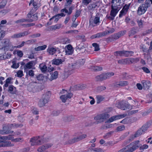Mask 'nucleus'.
Instances as JSON below:
<instances>
[{"instance_id": "1", "label": "nucleus", "mask_w": 152, "mask_h": 152, "mask_svg": "<svg viewBox=\"0 0 152 152\" xmlns=\"http://www.w3.org/2000/svg\"><path fill=\"white\" fill-rule=\"evenodd\" d=\"M85 62V60L84 59H80L78 60L74 64H69L68 67V70H65L66 74H68L69 75L71 74L73 72V69H74L78 68L80 66L83 65Z\"/></svg>"}, {"instance_id": "2", "label": "nucleus", "mask_w": 152, "mask_h": 152, "mask_svg": "<svg viewBox=\"0 0 152 152\" xmlns=\"http://www.w3.org/2000/svg\"><path fill=\"white\" fill-rule=\"evenodd\" d=\"M110 115L107 113H104L98 115L94 117V119L95 121L92 123L91 125L98 124L102 123L110 117Z\"/></svg>"}, {"instance_id": "3", "label": "nucleus", "mask_w": 152, "mask_h": 152, "mask_svg": "<svg viewBox=\"0 0 152 152\" xmlns=\"http://www.w3.org/2000/svg\"><path fill=\"white\" fill-rule=\"evenodd\" d=\"M150 6V1L146 0L144 4H141L138 7L137 10V15H140L144 14Z\"/></svg>"}, {"instance_id": "4", "label": "nucleus", "mask_w": 152, "mask_h": 152, "mask_svg": "<svg viewBox=\"0 0 152 152\" xmlns=\"http://www.w3.org/2000/svg\"><path fill=\"white\" fill-rule=\"evenodd\" d=\"M151 126L150 124L146 123L139 129L134 134V137H138L144 134Z\"/></svg>"}, {"instance_id": "5", "label": "nucleus", "mask_w": 152, "mask_h": 152, "mask_svg": "<svg viewBox=\"0 0 152 152\" xmlns=\"http://www.w3.org/2000/svg\"><path fill=\"white\" fill-rule=\"evenodd\" d=\"M51 93L50 91L46 92L43 94L42 98L40 99L38 103V105L40 107L44 106L47 103L51 96Z\"/></svg>"}, {"instance_id": "6", "label": "nucleus", "mask_w": 152, "mask_h": 152, "mask_svg": "<svg viewBox=\"0 0 152 152\" xmlns=\"http://www.w3.org/2000/svg\"><path fill=\"white\" fill-rule=\"evenodd\" d=\"M31 145H39L43 143L45 140L42 137L37 136L31 138L30 140Z\"/></svg>"}, {"instance_id": "7", "label": "nucleus", "mask_w": 152, "mask_h": 152, "mask_svg": "<svg viewBox=\"0 0 152 152\" xmlns=\"http://www.w3.org/2000/svg\"><path fill=\"white\" fill-rule=\"evenodd\" d=\"M111 10L110 15H107L106 17L108 20H113L119 11L117 9V7L116 6L114 7L113 5L111 6Z\"/></svg>"}, {"instance_id": "8", "label": "nucleus", "mask_w": 152, "mask_h": 152, "mask_svg": "<svg viewBox=\"0 0 152 152\" xmlns=\"http://www.w3.org/2000/svg\"><path fill=\"white\" fill-rule=\"evenodd\" d=\"M100 14L96 13L95 16L93 17H91L89 20V23L90 25H93V24L96 25L99 24L100 23Z\"/></svg>"}, {"instance_id": "9", "label": "nucleus", "mask_w": 152, "mask_h": 152, "mask_svg": "<svg viewBox=\"0 0 152 152\" xmlns=\"http://www.w3.org/2000/svg\"><path fill=\"white\" fill-rule=\"evenodd\" d=\"M140 141L137 140L130 143L129 145L126 147L128 148L131 152L137 149L140 146L139 143Z\"/></svg>"}, {"instance_id": "10", "label": "nucleus", "mask_w": 152, "mask_h": 152, "mask_svg": "<svg viewBox=\"0 0 152 152\" xmlns=\"http://www.w3.org/2000/svg\"><path fill=\"white\" fill-rule=\"evenodd\" d=\"M86 137V134H82L76 137H74L73 138L69 140L68 142H66V144H72L79 141L82 139H84Z\"/></svg>"}, {"instance_id": "11", "label": "nucleus", "mask_w": 152, "mask_h": 152, "mask_svg": "<svg viewBox=\"0 0 152 152\" xmlns=\"http://www.w3.org/2000/svg\"><path fill=\"white\" fill-rule=\"evenodd\" d=\"M27 18H29L28 19V22H31L37 20L38 16L37 14L35 13L33 14L31 12H29L27 15Z\"/></svg>"}, {"instance_id": "12", "label": "nucleus", "mask_w": 152, "mask_h": 152, "mask_svg": "<svg viewBox=\"0 0 152 152\" xmlns=\"http://www.w3.org/2000/svg\"><path fill=\"white\" fill-rule=\"evenodd\" d=\"M118 107L122 110H125L130 108V104L127 102L123 103L122 102H118Z\"/></svg>"}, {"instance_id": "13", "label": "nucleus", "mask_w": 152, "mask_h": 152, "mask_svg": "<svg viewBox=\"0 0 152 152\" xmlns=\"http://www.w3.org/2000/svg\"><path fill=\"white\" fill-rule=\"evenodd\" d=\"M30 33L28 31H25L23 32H20L18 34H14L12 36V38H18L25 36H26L29 34Z\"/></svg>"}, {"instance_id": "14", "label": "nucleus", "mask_w": 152, "mask_h": 152, "mask_svg": "<svg viewBox=\"0 0 152 152\" xmlns=\"http://www.w3.org/2000/svg\"><path fill=\"white\" fill-rule=\"evenodd\" d=\"M126 114H123L113 116L108 119V121L110 123L112 122L114 120L124 118L126 116Z\"/></svg>"}, {"instance_id": "15", "label": "nucleus", "mask_w": 152, "mask_h": 152, "mask_svg": "<svg viewBox=\"0 0 152 152\" xmlns=\"http://www.w3.org/2000/svg\"><path fill=\"white\" fill-rule=\"evenodd\" d=\"M73 94L71 93H69L68 94H64L62 95L60 97L62 101L63 102H65L68 99H70L72 96Z\"/></svg>"}, {"instance_id": "16", "label": "nucleus", "mask_w": 152, "mask_h": 152, "mask_svg": "<svg viewBox=\"0 0 152 152\" xmlns=\"http://www.w3.org/2000/svg\"><path fill=\"white\" fill-rule=\"evenodd\" d=\"M0 143L2 144L0 145V147H9L14 146V144L11 143L9 141H4L3 140H0Z\"/></svg>"}, {"instance_id": "17", "label": "nucleus", "mask_w": 152, "mask_h": 152, "mask_svg": "<svg viewBox=\"0 0 152 152\" xmlns=\"http://www.w3.org/2000/svg\"><path fill=\"white\" fill-rule=\"evenodd\" d=\"M144 88L145 90L148 89L151 85V82L148 80H143L142 81Z\"/></svg>"}, {"instance_id": "18", "label": "nucleus", "mask_w": 152, "mask_h": 152, "mask_svg": "<svg viewBox=\"0 0 152 152\" xmlns=\"http://www.w3.org/2000/svg\"><path fill=\"white\" fill-rule=\"evenodd\" d=\"M73 51L72 47L70 45H68L65 48V52L66 54L71 55L72 54Z\"/></svg>"}, {"instance_id": "19", "label": "nucleus", "mask_w": 152, "mask_h": 152, "mask_svg": "<svg viewBox=\"0 0 152 152\" xmlns=\"http://www.w3.org/2000/svg\"><path fill=\"white\" fill-rule=\"evenodd\" d=\"M45 78L43 74H40L38 75H36V77H34L36 81H37L35 82L36 83H40V82L44 80Z\"/></svg>"}, {"instance_id": "20", "label": "nucleus", "mask_w": 152, "mask_h": 152, "mask_svg": "<svg viewBox=\"0 0 152 152\" xmlns=\"http://www.w3.org/2000/svg\"><path fill=\"white\" fill-rule=\"evenodd\" d=\"M67 7H65V8L62 9L61 10V12H65V13H67L69 15H70L72 12V10L74 9V6H70L69 9V11L66 9Z\"/></svg>"}, {"instance_id": "21", "label": "nucleus", "mask_w": 152, "mask_h": 152, "mask_svg": "<svg viewBox=\"0 0 152 152\" xmlns=\"http://www.w3.org/2000/svg\"><path fill=\"white\" fill-rule=\"evenodd\" d=\"M126 31H120L118 33L115 34L113 37V38L115 39H117L125 34L126 33Z\"/></svg>"}, {"instance_id": "22", "label": "nucleus", "mask_w": 152, "mask_h": 152, "mask_svg": "<svg viewBox=\"0 0 152 152\" xmlns=\"http://www.w3.org/2000/svg\"><path fill=\"white\" fill-rule=\"evenodd\" d=\"M122 56L128 57L133 55V52L131 51L121 50Z\"/></svg>"}, {"instance_id": "23", "label": "nucleus", "mask_w": 152, "mask_h": 152, "mask_svg": "<svg viewBox=\"0 0 152 152\" xmlns=\"http://www.w3.org/2000/svg\"><path fill=\"white\" fill-rule=\"evenodd\" d=\"M39 68L42 73H45L47 71V67L45 63L40 64L39 65Z\"/></svg>"}, {"instance_id": "24", "label": "nucleus", "mask_w": 152, "mask_h": 152, "mask_svg": "<svg viewBox=\"0 0 152 152\" xmlns=\"http://www.w3.org/2000/svg\"><path fill=\"white\" fill-rule=\"evenodd\" d=\"M56 51V50L55 48L49 46L47 49V51L50 55H53L55 54Z\"/></svg>"}, {"instance_id": "25", "label": "nucleus", "mask_w": 152, "mask_h": 152, "mask_svg": "<svg viewBox=\"0 0 152 152\" xmlns=\"http://www.w3.org/2000/svg\"><path fill=\"white\" fill-rule=\"evenodd\" d=\"M96 78L97 81H103L107 79L105 73H103L97 76Z\"/></svg>"}, {"instance_id": "26", "label": "nucleus", "mask_w": 152, "mask_h": 152, "mask_svg": "<svg viewBox=\"0 0 152 152\" xmlns=\"http://www.w3.org/2000/svg\"><path fill=\"white\" fill-rule=\"evenodd\" d=\"M8 91L12 94H15L16 91V88L12 85L9 86Z\"/></svg>"}, {"instance_id": "27", "label": "nucleus", "mask_w": 152, "mask_h": 152, "mask_svg": "<svg viewBox=\"0 0 152 152\" xmlns=\"http://www.w3.org/2000/svg\"><path fill=\"white\" fill-rule=\"evenodd\" d=\"M63 61L61 59H54L52 61V64L56 65H59L62 64Z\"/></svg>"}, {"instance_id": "28", "label": "nucleus", "mask_w": 152, "mask_h": 152, "mask_svg": "<svg viewBox=\"0 0 152 152\" xmlns=\"http://www.w3.org/2000/svg\"><path fill=\"white\" fill-rule=\"evenodd\" d=\"M34 63V61H31L27 63L25 65L24 67L25 70H26V69H30L32 68V67L33 66Z\"/></svg>"}, {"instance_id": "29", "label": "nucleus", "mask_w": 152, "mask_h": 152, "mask_svg": "<svg viewBox=\"0 0 152 152\" xmlns=\"http://www.w3.org/2000/svg\"><path fill=\"white\" fill-rule=\"evenodd\" d=\"M89 68L94 71H99L102 70V67L97 66H90Z\"/></svg>"}, {"instance_id": "30", "label": "nucleus", "mask_w": 152, "mask_h": 152, "mask_svg": "<svg viewBox=\"0 0 152 152\" xmlns=\"http://www.w3.org/2000/svg\"><path fill=\"white\" fill-rule=\"evenodd\" d=\"M137 31L136 29L134 28L133 27L130 30L129 33V36H132L135 34L137 33Z\"/></svg>"}, {"instance_id": "31", "label": "nucleus", "mask_w": 152, "mask_h": 152, "mask_svg": "<svg viewBox=\"0 0 152 152\" xmlns=\"http://www.w3.org/2000/svg\"><path fill=\"white\" fill-rule=\"evenodd\" d=\"M96 99L97 104H99L104 99V98L101 95H98L96 96Z\"/></svg>"}, {"instance_id": "32", "label": "nucleus", "mask_w": 152, "mask_h": 152, "mask_svg": "<svg viewBox=\"0 0 152 152\" xmlns=\"http://www.w3.org/2000/svg\"><path fill=\"white\" fill-rule=\"evenodd\" d=\"M12 129L10 124H5L3 125V129L4 131H9Z\"/></svg>"}, {"instance_id": "33", "label": "nucleus", "mask_w": 152, "mask_h": 152, "mask_svg": "<svg viewBox=\"0 0 152 152\" xmlns=\"http://www.w3.org/2000/svg\"><path fill=\"white\" fill-rule=\"evenodd\" d=\"M58 72L57 71H55L52 74L50 78L51 80L56 79L58 77Z\"/></svg>"}, {"instance_id": "34", "label": "nucleus", "mask_w": 152, "mask_h": 152, "mask_svg": "<svg viewBox=\"0 0 152 152\" xmlns=\"http://www.w3.org/2000/svg\"><path fill=\"white\" fill-rule=\"evenodd\" d=\"M46 45H44L42 46H39L35 48V50L36 51H40L43 50L47 48Z\"/></svg>"}, {"instance_id": "35", "label": "nucleus", "mask_w": 152, "mask_h": 152, "mask_svg": "<svg viewBox=\"0 0 152 152\" xmlns=\"http://www.w3.org/2000/svg\"><path fill=\"white\" fill-rule=\"evenodd\" d=\"M74 118L72 116H68L64 118V120L66 122H68L72 121Z\"/></svg>"}, {"instance_id": "36", "label": "nucleus", "mask_w": 152, "mask_h": 152, "mask_svg": "<svg viewBox=\"0 0 152 152\" xmlns=\"http://www.w3.org/2000/svg\"><path fill=\"white\" fill-rule=\"evenodd\" d=\"M28 22V19L22 18L20 19H19L15 22V23H23L24 22Z\"/></svg>"}, {"instance_id": "37", "label": "nucleus", "mask_w": 152, "mask_h": 152, "mask_svg": "<svg viewBox=\"0 0 152 152\" xmlns=\"http://www.w3.org/2000/svg\"><path fill=\"white\" fill-rule=\"evenodd\" d=\"M97 38H100L102 37L105 36L107 34V33L105 32H100L95 34Z\"/></svg>"}, {"instance_id": "38", "label": "nucleus", "mask_w": 152, "mask_h": 152, "mask_svg": "<svg viewBox=\"0 0 152 152\" xmlns=\"http://www.w3.org/2000/svg\"><path fill=\"white\" fill-rule=\"evenodd\" d=\"M138 26L140 28H142L143 26V23L144 21L141 19L138 20H137Z\"/></svg>"}, {"instance_id": "39", "label": "nucleus", "mask_w": 152, "mask_h": 152, "mask_svg": "<svg viewBox=\"0 0 152 152\" xmlns=\"http://www.w3.org/2000/svg\"><path fill=\"white\" fill-rule=\"evenodd\" d=\"M61 18L60 17L59 15L58 14L53 16L52 18L50 19L49 20L50 21H51L53 18H55L54 22L56 23H57V22L58 21L59 19Z\"/></svg>"}, {"instance_id": "40", "label": "nucleus", "mask_w": 152, "mask_h": 152, "mask_svg": "<svg viewBox=\"0 0 152 152\" xmlns=\"http://www.w3.org/2000/svg\"><path fill=\"white\" fill-rule=\"evenodd\" d=\"M11 139V136L10 135H9L8 136H0V140H9Z\"/></svg>"}, {"instance_id": "41", "label": "nucleus", "mask_w": 152, "mask_h": 152, "mask_svg": "<svg viewBox=\"0 0 152 152\" xmlns=\"http://www.w3.org/2000/svg\"><path fill=\"white\" fill-rule=\"evenodd\" d=\"M106 89V87L104 86H99L98 87L96 88L97 91L98 92H101L104 90Z\"/></svg>"}, {"instance_id": "42", "label": "nucleus", "mask_w": 152, "mask_h": 152, "mask_svg": "<svg viewBox=\"0 0 152 152\" xmlns=\"http://www.w3.org/2000/svg\"><path fill=\"white\" fill-rule=\"evenodd\" d=\"M130 63L135 64L138 62L139 60V58H130Z\"/></svg>"}, {"instance_id": "43", "label": "nucleus", "mask_w": 152, "mask_h": 152, "mask_svg": "<svg viewBox=\"0 0 152 152\" xmlns=\"http://www.w3.org/2000/svg\"><path fill=\"white\" fill-rule=\"evenodd\" d=\"M12 128H15L18 127H21L22 125L21 124H16L15 123H13L12 124H10Z\"/></svg>"}, {"instance_id": "44", "label": "nucleus", "mask_w": 152, "mask_h": 152, "mask_svg": "<svg viewBox=\"0 0 152 152\" xmlns=\"http://www.w3.org/2000/svg\"><path fill=\"white\" fill-rule=\"evenodd\" d=\"M128 82L126 81H121L119 82L120 86H124L128 85Z\"/></svg>"}, {"instance_id": "45", "label": "nucleus", "mask_w": 152, "mask_h": 152, "mask_svg": "<svg viewBox=\"0 0 152 152\" xmlns=\"http://www.w3.org/2000/svg\"><path fill=\"white\" fill-rule=\"evenodd\" d=\"M125 129V127L124 125H121L118 126L116 130L117 132H120L124 130Z\"/></svg>"}, {"instance_id": "46", "label": "nucleus", "mask_w": 152, "mask_h": 152, "mask_svg": "<svg viewBox=\"0 0 152 152\" xmlns=\"http://www.w3.org/2000/svg\"><path fill=\"white\" fill-rule=\"evenodd\" d=\"M7 0H2L1 3H2V4H0V9H2L4 8L5 6L6 5L7 3Z\"/></svg>"}, {"instance_id": "47", "label": "nucleus", "mask_w": 152, "mask_h": 152, "mask_svg": "<svg viewBox=\"0 0 152 152\" xmlns=\"http://www.w3.org/2000/svg\"><path fill=\"white\" fill-rule=\"evenodd\" d=\"M3 42H4V46H8V45L10 43V40L7 39H3Z\"/></svg>"}, {"instance_id": "48", "label": "nucleus", "mask_w": 152, "mask_h": 152, "mask_svg": "<svg viewBox=\"0 0 152 152\" xmlns=\"http://www.w3.org/2000/svg\"><path fill=\"white\" fill-rule=\"evenodd\" d=\"M114 55L115 56H122V51L118 50L114 52Z\"/></svg>"}, {"instance_id": "49", "label": "nucleus", "mask_w": 152, "mask_h": 152, "mask_svg": "<svg viewBox=\"0 0 152 152\" xmlns=\"http://www.w3.org/2000/svg\"><path fill=\"white\" fill-rule=\"evenodd\" d=\"M151 112H152V110H151L149 108L148 110H147L146 111L143 112L142 114V115L144 117L146 116Z\"/></svg>"}, {"instance_id": "50", "label": "nucleus", "mask_w": 152, "mask_h": 152, "mask_svg": "<svg viewBox=\"0 0 152 152\" xmlns=\"http://www.w3.org/2000/svg\"><path fill=\"white\" fill-rule=\"evenodd\" d=\"M92 46L94 47V50L97 51L99 50V46L96 43H94L92 44Z\"/></svg>"}, {"instance_id": "51", "label": "nucleus", "mask_w": 152, "mask_h": 152, "mask_svg": "<svg viewBox=\"0 0 152 152\" xmlns=\"http://www.w3.org/2000/svg\"><path fill=\"white\" fill-rule=\"evenodd\" d=\"M114 133V131H110V132L105 134L104 136V137L105 138H107L108 137H110L112 134Z\"/></svg>"}, {"instance_id": "52", "label": "nucleus", "mask_w": 152, "mask_h": 152, "mask_svg": "<svg viewBox=\"0 0 152 152\" xmlns=\"http://www.w3.org/2000/svg\"><path fill=\"white\" fill-rule=\"evenodd\" d=\"M107 79L110 78L114 75V73L112 72H109L105 73Z\"/></svg>"}, {"instance_id": "53", "label": "nucleus", "mask_w": 152, "mask_h": 152, "mask_svg": "<svg viewBox=\"0 0 152 152\" xmlns=\"http://www.w3.org/2000/svg\"><path fill=\"white\" fill-rule=\"evenodd\" d=\"M52 145V144H47L42 145V146L43 147V148H44L45 150L48 149L49 148L51 147Z\"/></svg>"}, {"instance_id": "54", "label": "nucleus", "mask_w": 152, "mask_h": 152, "mask_svg": "<svg viewBox=\"0 0 152 152\" xmlns=\"http://www.w3.org/2000/svg\"><path fill=\"white\" fill-rule=\"evenodd\" d=\"M41 36V34L39 33H37L35 34H33L29 36L30 37H31L32 38H35L39 37Z\"/></svg>"}, {"instance_id": "55", "label": "nucleus", "mask_w": 152, "mask_h": 152, "mask_svg": "<svg viewBox=\"0 0 152 152\" xmlns=\"http://www.w3.org/2000/svg\"><path fill=\"white\" fill-rule=\"evenodd\" d=\"M127 12L125 11V10L122 9L120 12V13L119 15V17L120 18L121 17L123 16Z\"/></svg>"}, {"instance_id": "56", "label": "nucleus", "mask_w": 152, "mask_h": 152, "mask_svg": "<svg viewBox=\"0 0 152 152\" xmlns=\"http://www.w3.org/2000/svg\"><path fill=\"white\" fill-rule=\"evenodd\" d=\"M130 4H125L123 7L122 9H123L124 10H125V11L126 12L128 11V9H129L130 6Z\"/></svg>"}, {"instance_id": "57", "label": "nucleus", "mask_w": 152, "mask_h": 152, "mask_svg": "<svg viewBox=\"0 0 152 152\" xmlns=\"http://www.w3.org/2000/svg\"><path fill=\"white\" fill-rule=\"evenodd\" d=\"M13 64L12 66H11V67L12 68L14 69H17L19 67V64H16L15 61H13L12 62Z\"/></svg>"}, {"instance_id": "58", "label": "nucleus", "mask_w": 152, "mask_h": 152, "mask_svg": "<svg viewBox=\"0 0 152 152\" xmlns=\"http://www.w3.org/2000/svg\"><path fill=\"white\" fill-rule=\"evenodd\" d=\"M60 113L59 110H54L52 113V114L54 116H57Z\"/></svg>"}, {"instance_id": "59", "label": "nucleus", "mask_w": 152, "mask_h": 152, "mask_svg": "<svg viewBox=\"0 0 152 152\" xmlns=\"http://www.w3.org/2000/svg\"><path fill=\"white\" fill-rule=\"evenodd\" d=\"M17 75L18 77H21L23 75V72L22 70H19L17 73Z\"/></svg>"}, {"instance_id": "60", "label": "nucleus", "mask_w": 152, "mask_h": 152, "mask_svg": "<svg viewBox=\"0 0 152 152\" xmlns=\"http://www.w3.org/2000/svg\"><path fill=\"white\" fill-rule=\"evenodd\" d=\"M141 49L142 50L143 52H145L148 53V48H147L145 45H142L141 47Z\"/></svg>"}, {"instance_id": "61", "label": "nucleus", "mask_w": 152, "mask_h": 152, "mask_svg": "<svg viewBox=\"0 0 152 152\" xmlns=\"http://www.w3.org/2000/svg\"><path fill=\"white\" fill-rule=\"evenodd\" d=\"M82 1L84 5H87L91 1V0H82Z\"/></svg>"}, {"instance_id": "62", "label": "nucleus", "mask_w": 152, "mask_h": 152, "mask_svg": "<svg viewBox=\"0 0 152 152\" xmlns=\"http://www.w3.org/2000/svg\"><path fill=\"white\" fill-rule=\"evenodd\" d=\"M28 75L31 77H33L34 75V71L32 70H30L28 72Z\"/></svg>"}, {"instance_id": "63", "label": "nucleus", "mask_w": 152, "mask_h": 152, "mask_svg": "<svg viewBox=\"0 0 152 152\" xmlns=\"http://www.w3.org/2000/svg\"><path fill=\"white\" fill-rule=\"evenodd\" d=\"M17 54L20 57H22L23 55L22 51L21 50H18L17 52Z\"/></svg>"}, {"instance_id": "64", "label": "nucleus", "mask_w": 152, "mask_h": 152, "mask_svg": "<svg viewBox=\"0 0 152 152\" xmlns=\"http://www.w3.org/2000/svg\"><path fill=\"white\" fill-rule=\"evenodd\" d=\"M126 149V148H124L119 150L118 152H131L129 149L126 151H125Z\"/></svg>"}]
</instances>
